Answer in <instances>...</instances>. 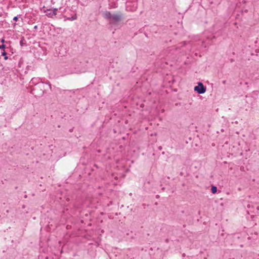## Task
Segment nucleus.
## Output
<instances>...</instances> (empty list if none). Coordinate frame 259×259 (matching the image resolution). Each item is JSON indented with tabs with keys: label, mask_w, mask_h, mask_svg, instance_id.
Here are the masks:
<instances>
[{
	"label": "nucleus",
	"mask_w": 259,
	"mask_h": 259,
	"mask_svg": "<svg viewBox=\"0 0 259 259\" xmlns=\"http://www.w3.org/2000/svg\"><path fill=\"white\" fill-rule=\"evenodd\" d=\"M137 3L136 2H127L126 6V10L128 11H135L137 8Z\"/></svg>",
	"instance_id": "obj_4"
},
{
	"label": "nucleus",
	"mask_w": 259,
	"mask_h": 259,
	"mask_svg": "<svg viewBox=\"0 0 259 259\" xmlns=\"http://www.w3.org/2000/svg\"><path fill=\"white\" fill-rule=\"evenodd\" d=\"M194 90L199 94H204L206 92V88L204 87L202 83L200 82L198 83V85L194 87Z\"/></svg>",
	"instance_id": "obj_3"
},
{
	"label": "nucleus",
	"mask_w": 259,
	"mask_h": 259,
	"mask_svg": "<svg viewBox=\"0 0 259 259\" xmlns=\"http://www.w3.org/2000/svg\"><path fill=\"white\" fill-rule=\"evenodd\" d=\"M57 11H58V9L57 8H54L52 10V15H54L55 16L56 15Z\"/></svg>",
	"instance_id": "obj_9"
},
{
	"label": "nucleus",
	"mask_w": 259,
	"mask_h": 259,
	"mask_svg": "<svg viewBox=\"0 0 259 259\" xmlns=\"http://www.w3.org/2000/svg\"><path fill=\"white\" fill-rule=\"evenodd\" d=\"M168 239H166V242H168Z\"/></svg>",
	"instance_id": "obj_15"
},
{
	"label": "nucleus",
	"mask_w": 259,
	"mask_h": 259,
	"mask_svg": "<svg viewBox=\"0 0 259 259\" xmlns=\"http://www.w3.org/2000/svg\"><path fill=\"white\" fill-rule=\"evenodd\" d=\"M36 79H35V78H32V79H31V82H32V83H34L35 82V80H36Z\"/></svg>",
	"instance_id": "obj_12"
},
{
	"label": "nucleus",
	"mask_w": 259,
	"mask_h": 259,
	"mask_svg": "<svg viewBox=\"0 0 259 259\" xmlns=\"http://www.w3.org/2000/svg\"><path fill=\"white\" fill-rule=\"evenodd\" d=\"M2 41V42H4L5 40H4V39H3L2 40V41Z\"/></svg>",
	"instance_id": "obj_14"
},
{
	"label": "nucleus",
	"mask_w": 259,
	"mask_h": 259,
	"mask_svg": "<svg viewBox=\"0 0 259 259\" xmlns=\"http://www.w3.org/2000/svg\"><path fill=\"white\" fill-rule=\"evenodd\" d=\"M73 72H75V71H72L71 72V73H73Z\"/></svg>",
	"instance_id": "obj_16"
},
{
	"label": "nucleus",
	"mask_w": 259,
	"mask_h": 259,
	"mask_svg": "<svg viewBox=\"0 0 259 259\" xmlns=\"http://www.w3.org/2000/svg\"><path fill=\"white\" fill-rule=\"evenodd\" d=\"M104 16L110 19V23H115L121 20V16L120 14H111L110 12H106L104 13Z\"/></svg>",
	"instance_id": "obj_1"
},
{
	"label": "nucleus",
	"mask_w": 259,
	"mask_h": 259,
	"mask_svg": "<svg viewBox=\"0 0 259 259\" xmlns=\"http://www.w3.org/2000/svg\"><path fill=\"white\" fill-rule=\"evenodd\" d=\"M6 46L5 45H0V49H4L5 48Z\"/></svg>",
	"instance_id": "obj_11"
},
{
	"label": "nucleus",
	"mask_w": 259,
	"mask_h": 259,
	"mask_svg": "<svg viewBox=\"0 0 259 259\" xmlns=\"http://www.w3.org/2000/svg\"><path fill=\"white\" fill-rule=\"evenodd\" d=\"M211 191L212 193L215 194L217 191V188L216 186H212L211 188Z\"/></svg>",
	"instance_id": "obj_6"
},
{
	"label": "nucleus",
	"mask_w": 259,
	"mask_h": 259,
	"mask_svg": "<svg viewBox=\"0 0 259 259\" xmlns=\"http://www.w3.org/2000/svg\"><path fill=\"white\" fill-rule=\"evenodd\" d=\"M45 12L46 13V15L49 17L53 18L55 16L54 15H52V11H51V10H47Z\"/></svg>",
	"instance_id": "obj_5"
},
{
	"label": "nucleus",
	"mask_w": 259,
	"mask_h": 259,
	"mask_svg": "<svg viewBox=\"0 0 259 259\" xmlns=\"http://www.w3.org/2000/svg\"><path fill=\"white\" fill-rule=\"evenodd\" d=\"M13 20L15 21H17L18 20V17L17 16H15L13 18Z\"/></svg>",
	"instance_id": "obj_10"
},
{
	"label": "nucleus",
	"mask_w": 259,
	"mask_h": 259,
	"mask_svg": "<svg viewBox=\"0 0 259 259\" xmlns=\"http://www.w3.org/2000/svg\"><path fill=\"white\" fill-rule=\"evenodd\" d=\"M2 55L5 57V58H4L5 60H6L8 59V58L7 56V53L5 51H4V52L2 53Z\"/></svg>",
	"instance_id": "obj_8"
},
{
	"label": "nucleus",
	"mask_w": 259,
	"mask_h": 259,
	"mask_svg": "<svg viewBox=\"0 0 259 259\" xmlns=\"http://www.w3.org/2000/svg\"><path fill=\"white\" fill-rule=\"evenodd\" d=\"M73 8H66L64 10V13H66L68 12V11H72V13L69 15L68 13L66 14V15H64V18H65L67 20L69 21H74L77 19V15L75 11H74L72 10Z\"/></svg>",
	"instance_id": "obj_2"
},
{
	"label": "nucleus",
	"mask_w": 259,
	"mask_h": 259,
	"mask_svg": "<svg viewBox=\"0 0 259 259\" xmlns=\"http://www.w3.org/2000/svg\"><path fill=\"white\" fill-rule=\"evenodd\" d=\"M253 212L255 214H259V206H256L255 209L253 210Z\"/></svg>",
	"instance_id": "obj_7"
},
{
	"label": "nucleus",
	"mask_w": 259,
	"mask_h": 259,
	"mask_svg": "<svg viewBox=\"0 0 259 259\" xmlns=\"http://www.w3.org/2000/svg\"><path fill=\"white\" fill-rule=\"evenodd\" d=\"M158 149L160 150H161V149H162V147H161V146L158 147Z\"/></svg>",
	"instance_id": "obj_13"
}]
</instances>
